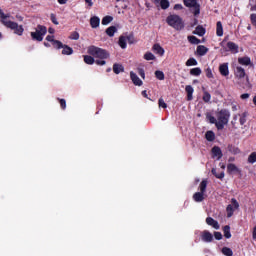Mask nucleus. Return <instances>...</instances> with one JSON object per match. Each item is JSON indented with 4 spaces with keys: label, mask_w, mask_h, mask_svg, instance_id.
Segmentation results:
<instances>
[{
    "label": "nucleus",
    "mask_w": 256,
    "mask_h": 256,
    "mask_svg": "<svg viewBox=\"0 0 256 256\" xmlns=\"http://www.w3.org/2000/svg\"><path fill=\"white\" fill-rule=\"evenodd\" d=\"M9 18H11V15L0 12L1 25H4V27L11 29V31H14L15 35L22 36L23 26L18 25V23L16 22L7 20Z\"/></svg>",
    "instance_id": "obj_1"
},
{
    "label": "nucleus",
    "mask_w": 256,
    "mask_h": 256,
    "mask_svg": "<svg viewBox=\"0 0 256 256\" xmlns=\"http://www.w3.org/2000/svg\"><path fill=\"white\" fill-rule=\"evenodd\" d=\"M86 53H88L92 58L100 60H107L108 58H110V54L107 50H103L102 48L93 45L89 46V48L86 49Z\"/></svg>",
    "instance_id": "obj_2"
},
{
    "label": "nucleus",
    "mask_w": 256,
    "mask_h": 256,
    "mask_svg": "<svg viewBox=\"0 0 256 256\" xmlns=\"http://www.w3.org/2000/svg\"><path fill=\"white\" fill-rule=\"evenodd\" d=\"M215 119L217 122V131H222L225 126L229 123V111L227 109H222L215 114Z\"/></svg>",
    "instance_id": "obj_3"
},
{
    "label": "nucleus",
    "mask_w": 256,
    "mask_h": 256,
    "mask_svg": "<svg viewBox=\"0 0 256 256\" xmlns=\"http://www.w3.org/2000/svg\"><path fill=\"white\" fill-rule=\"evenodd\" d=\"M166 25H169V27L174 28L176 31L183 30V19H181V16H178L176 14L166 16Z\"/></svg>",
    "instance_id": "obj_4"
},
{
    "label": "nucleus",
    "mask_w": 256,
    "mask_h": 256,
    "mask_svg": "<svg viewBox=\"0 0 256 256\" xmlns=\"http://www.w3.org/2000/svg\"><path fill=\"white\" fill-rule=\"evenodd\" d=\"M207 188V180L203 179L200 181V184L198 185V190L200 192L193 193V201H196V203L203 202L205 200V190Z\"/></svg>",
    "instance_id": "obj_5"
},
{
    "label": "nucleus",
    "mask_w": 256,
    "mask_h": 256,
    "mask_svg": "<svg viewBox=\"0 0 256 256\" xmlns=\"http://www.w3.org/2000/svg\"><path fill=\"white\" fill-rule=\"evenodd\" d=\"M184 6L192 9L193 16L198 17L200 15V4H198V0H184Z\"/></svg>",
    "instance_id": "obj_6"
},
{
    "label": "nucleus",
    "mask_w": 256,
    "mask_h": 256,
    "mask_svg": "<svg viewBox=\"0 0 256 256\" xmlns=\"http://www.w3.org/2000/svg\"><path fill=\"white\" fill-rule=\"evenodd\" d=\"M45 34V26L38 25V27L35 28V32H31V38L33 41L43 42V37Z\"/></svg>",
    "instance_id": "obj_7"
},
{
    "label": "nucleus",
    "mask_w": 256,
    "mask_h": 256,
    "mask_svg": "<svg viewBox=\"0 0 256 256\" xmlns=\"http://www.w3.org/2000/svg\"><path fill=\"white\" fill-rule=\"evenodd\" d=\"M230 205H227L226 212H227V218L232 217L234 215V210L239 209V202H237V199L232 198L230 200Z\"/></svg>",
    "instance_id": "obj_8"
},
{
    "label": "nucleus",
    "mask_w": 256,
    "mask_h": 256,
    "mask_svg": "<svg viewBox=\"0 0 256 256\" xmlns=\"http://www.w3.org/2000/svg\"><path fill=\"white\" fill-rule=\"evenodd\" d=\"M52 48L55 49H62V55L64 56H69L72 55V53H74V50H72V47H69L67 45L62 44V47H57V45H52Z\"/></svg>",
    "instance_id": "obj_9"
},
{
    "label": "nucleus",
    "mask_w": 256,
    "mask_h": 256,
    "mask_svg": "<svg viewBox=\"0 0 256 256\" xmlns=\"http://www.w3.org/2000/svg\"><path fill=\"white\" fill-rule=\"evenodd\" d=\"M213 239H215V237H212V234L207 230L200 233V240H202L205 243H211Z\"/></svg>",
    "instance_id": "obj_10"
},
{
    "label": "nucleus",
    "mask_w": 256,
    "mask_h": 256,
    "mask_svg": "<svg viewBox=\"0 0 256 256\" xmlns=\"http://www.w3.org/2000/svg\"><path fill=\"white\" fill-rule=\"evenodd\" d=\"M205 224L213 227V229L218 230L220 229V224L217 223L215 219H212L211 217L205 218Z\"/></svg>",
    "instance_id": "obj_11"
},
{
    "label": "nucleus",
    "mask_w": 256,
    "mask_h": 256,
    "mask_svg": "<svg viewBox=\"0 0 256 256\" xmlns=\"http://www.w3.org/2000/svg\"><path fill=\"white\" fill-rule=\"evenodd\" d=\"M130 80L132 81V84H134L135 86H142V80H140V77H137L135 72H130Z\"/></svg>",
    "instance_id": "obj_12"
},
{
    "label": "nucleus",
    "mask_w": 256,
    "mask_h": 256,
    "mask_svg": "<svg viewBox=\"0 0 256 256\" xmlns=\"http://www.w3.org/2000/svg\"><path fill=\"white\" fill-rule=\"evenodd\" d=\"M227 51L232 52V54L239 53V46L234 42H227Z\"/></svg>",
    "instance_id": "obj_13"
},
{
    "label": "nucleus",
    "mask_w": 256,
    "mask_h": 256,
    "mask_svg": "<svg viewBox=\"0 0 256 256\" xmlns=\"http://www.w3.org/2000/svg\"><path fill=\"white\" fill-rule=\"evenodd\" d=\"M45 41H48L50 42L52 45H56L57 48H60L62 47V42L58 41V40H55V36H52V35H48L45 37Z\"/></svg>",
    "instance_id": "obj_14"
},
{
    "label": "nucleus",
    "mask_w": 256,
    "mask_h": 256,
    "mask_svg": "<svg viewBox=\"0 0 256 256\" xmlns=\"http://www.w3.org/2000/svg\"><path fill=\"white\" fill-rule=\"evenodd\" d=\"M154 5H159L162 10L169 9V0H154Z\"/></svg>",
    "instance_id": "obj_15"
},
{
    "label": "nucleus",
    "mask_w": 256,
    "mask_h": 256,
    "mask_svg": "<svg viewBox=\"0 0 256 256\" xmlns=\"http://www.w3.org/2000/svg\"><path fill=\"white\" fill-rule=\"evenodd\" d=\"M245 76H246V73L244 72V68L237 66V68L234 69V77H237V79H242Z\"/></svg>",
    "instance_id": "obj_16"
},
{
    "label": "nucleus",
    "mask_w": 256,
    "mask_h": 256,
    "mask_svg": "<svg viewBox=\"0 0 256 256\" xmlns=\"http://www.w3.org/2000/svg\"><path fill=\"white\" fill-rule=\"evenodd\" d=\"M211 153H213V158H217V160L222 159V150L220 149V147H213V149H211Z\"/></svg>",
    "instance_id": "obj_17"
},
{
    "label": "nucleus",
    "mask_w": 256,
    "mask_h": 256,
    "mask_svg": "<svg viewBox=\"0 0 256 256\" xmlns=\"http://www.w3.org/2000/svg\"><path fill=\"white\" fill-rule=\"evenodd\" d=\"M152 52H154V54H157L159 56H164V48H161L159 44H154L152 46Z\"/></svg>",
    "instance_id": "obj_18"
},
{
    "label": "nucleus",
    "mask_w": 256,
    "mask_h": 256,
    "mask_svg": "<svg viewBox=\"0 0 256 256\" xmlns=\"http://www.w3.org/2000/svg\"><path fill=\"white\" fill-rule=\"evenodd\" d=\"M89 25H91V28H98V25H101V21H99L97 16H92L91 19H89Z\"/></svg>",
    "instance_id": "obj_19"
},
{
    "label": "nucleus",
    "mask_w": 256,
    "mask_h": 256,
    "mask_svg": "<svg viewBox=\"0 0 256 256\" xmlns=\"http://www.w3.org/2000/svg\"><path fill=\"white\" fill-rule=\"evenodd\" d=\"M219 71L222 77H227L229 75V69H228L227 63L220 64Z\"/></svg>",
    "instance_id": "obj_20"
},
{
    "label": "nucleus",
    "mask_w": 256,
    "mask_h": 256,
    "mask_svg": "<svg viewBox=\"0 0 256 256\" xmlns=\"http://www.w3.org/2000/svg\"><path fill=\"white\" fill-rule=\"evenodd\" d=\"M237 62L239 63V65H244V66L251 65V59L247 56L238 58Z\"/></svg>",
    "instance_id": "obj_21"
},
{
    "label": "nucleus",
    "mask_w": 256,
    "mask_h": 256,
    "mask_svg": "<svg viewBox=\"0 0 256 256\" xmlns=\"http://www.w3.org/2000/svg\"><path fill=\"white\" fill-rule=\"evenodd\" d=\"M196 54L200 57L205 56V54H207V47L198 45V47H196Z\"/></svg>",
    "instance_id": "obj_22"
},
{
    "label": "nucleus",
    "mask_w": 256,
    "mask_h": 256,
    "mask_svg": "<svg viewBox=\"0 0 256 256\" xmlns=\"http://www.w3.org/2000/svg\"><path fill=\"white\" fill-rule=\"evenodd\" d=\"M186 100L187 101L193 100V86L191 85L186 86Z\"/></svg>",
    "instance_id": "obj_23"
},
{
    "label": "nucleus",
    "mask_w": 256,
    "mask_h": 256,
    "mask_svg": "<svg viewBox=\"0 0 256 256\" xmlns=\"http://www.w3.org/2000/svg\"><path fill=\"white\" fill-rule=\"evenodd\" d=\"M123 72H125V68L123 67V65L117 64V63L113 64V73L114 74L118 75Z\"/></svg>",
    "instance_id": "obj_24"
},
{
    "label": "nucleus",
    "mask_w": 256,
    "mask_h": 256,
    "mask_svg": "<svg viewBox=\"0 0 256 256\" xmlns=\"http://www.w3.org/2000/svg\"><path fill=\"white\" fill-rule=\"evenodd\" d=\"M193 35H198V37H203L205 35V28H203V26H197L196 30H193Z\"/></svg>",
    "instance_id": "obj_25"
},
{
    "label": "nucleus",
    "mask_w": 256,
    "mask_h": 256,
    "mask_svg": "<svg viewBox=\"0 0 256 256\" xmlns=\"http://www.w3.org/2000/svg\"><path fill=\"white\" fill-rule=\"evenodd\" d=\"M210 173L213 174V176H215V178L222 180L225 178V172H220L217 173V169L213 168L210 170Z\"/></svg>",
    "instance_id": "obj_26"
},
{
    "label": "nucleus",
    "mask_w": 256,
    "mask_h": 256,
    "mask_svg": "<svg viewBox=\"0 0 256 256\" xmlns=\"http://www.w3.org/2000/svg\"><path fill=\"white\" fill-rule=\"evenodd\" d=\"M127 44H130V43H128L125 40V36H120L118 38V46L120 47V49H125L127 47Z\"/></svg>",
    "instance_id": "obj_27"
},
{
    "label": "nucleus",
    "mask_w": 256,
    "mask_h": 256,
    "mask_svg": "<svg viewBox=\"0 0 256 256\" xmlns=\"http://www.w3.org/2000/svg\"><path fill=\"white\" fill-rule=\"evenodd\" d=\"M227 174L237 173L239 172V168H237L234 164H227Z\"/></svg>",
    "instance_id": "obj_28"
},
{
    "label": "nucleus",
    "mask_w": 256,
    "mask_h": 256,
    "mask_svg": "<svg viewBox=\"0 0 256 256\" xmlns=\"http://www.w3.org/2000/svg\"><path fill=\"white\" fill-rule=\"evenodd\" d=\"M205 140L208 142L215 141V133L212 131L205 132Z\"/></svg>",
    "instance_id": "obj_29"
},
{
    "label": "nucleus",
    "mask_w": 256,
    "mask_h": 256,
    "mask_svg": "<svg viewBox=\"0 0 256 256\" xmlns=\"http://www.w3.org/2000/svg\"><path fill=\"white\" fill-rule=\"evenodd\" d=\"M94 58H96V57L84 55V63L86 65H93L94 62L98 61V60H95Z\"/></svg>",
    "instance_id": "obj_30"
},
{
    "label": "nucleus",
    "mask_w": 256,
    "mask_h": 256,
    "mask_svg": "<svg viewBox=\"0 0 256 256\" xmlns=\"http://www.w3.org/2000/svg\"><path fill=\"white\" fill-rule=\"evenodd\" d=\"M215 35L217 37H222V22L220 21H217L216 23Z\"/></svg>",
    "instance_id": "obj_31"
},
{
    "label": "nucleus",
    "mask_w": 256,
    "mask_h": 256,
    "mask_svg": "<svg viewBox=\"0 0 256 256\" xmlns=\"http://www.w3.org/2000/svg\"><path fill=\"white\" fill-rule=\"evenodd\" d=\"M222 235L225 236V239L232 238V234L229 233V225H225V227H222Z\"/></svg>",
    "instance_id": "obj_32"
},
{
    "label": "nucleus",
    "mask_w": 256,
    "mask_h": 256,
    "mask_svg": "<svg viewBox=\"0 0 256 256\" xmlns=\"http://www.w3.org/2000/svg\"><path fill=\"white\" fill-rule=\"evenodd\" d=\"M117 31H118V29L115 28V26L108 27V28H106V35H108V37H113V35Z\"/></svg>",
    "instance_id": "obj_33"
},
{
    "label": "nucleus",
    "mask_w": 256,
    "mask_h": 256,
    "mask_svg": "<svg viewBox=\"0 0 256 256\" xmlns=\"http://www.w3.org/2000/svg\"><path fill=\"white\" fill-rule=\"evenodd\" d=\"M113 21V16H103V19H100L101 25H108Z\"/></svg>",
    "instance_id": "obj_34"
},
{
    "label": "nucleus",
    "mask_w": 256,
    "mask_h": 256,
    "mask_svg": "<svg viewBox=\"0 0 256 256\" xmlns=\"http://www.w3.org/2000/svg\"><path fill=\"white\" fill-rule=\"evenodd\" d=\"M188 43H191V45H199L200 39L196 38L195 36H188Z\"/></svg>",
    "instance_id": "obj_35"
},
{
    "label": "nucleus",
    "mask_w": 256,
    "mask_h": 256,
    "mask_svg": "<svg viewBox=\"0 0 256 256\" xmlns=\"http://www.w3.org/2000/svg\"><path fill=\"white\" fill-rule=\"evenodd\" d=\"M205 119H208V122H209L210 124H214V125H215V128H217V122H218V120L215 119V117H213L212 115L208 114V115L205 116Z\"/></svg>",
    "instance_id": "obj_36"
},
{
    "label": "nucleus",
    "mask_w": 256,
    "mask_h": 256,
    "mask_svg": "<svg viewBox=\"0 0 256 256\" xmlns=\"http://www.w3.org/2000/svg\"><path fill=\"white\" fill-rule=\"evenodd\" d=\"M154 78H157L159 81H164V72H161L159 70L154 71Z\"/></svg>",
    "instance_id": "obj_37"
},
{
    "label": "nucleus",
    "mask_w": 256,
    "mask_h": 256,
    "mask_svg": "<svg viewBox=\"0 0 256 256\" xmlns=\"http://www.w3.org/2000/svg\"><path fill=\"white\" fill-rule=\"evenodd\" d=\"M222 255H225V256H232L233 253H232V249L228 248V247H222Z\"/></svg>",
    "instance_id": "obj_38"
},
{
    "label": "nucleus",
    "mask_w": 256,
    "mask_h": 256,
    "mask_svg": "<svg viewBox=\"0 0 256 256\" xmlns=\"http://www.w3.org/2000/svg\"><path fill=\"white\" fill-rule=\"evenodd\" d=\"M143 59H145V61H154L155 57L154 54H152V52H147L145 53V56H143Z\"/></svg>",
    "instance_id": "obj_39"
},
{
    "label": "nucleus",
    "mask_w": 256,
    "mask_h": 256,
    "mask_svg": "<svg viewBox=\"0 0 256 256\" xmlns=\"http://www.w3.org/2000/svg\"><path fill=\"white\" fill-rule=\"evenodd\" d=\"M196 65H198V61H196L195 58H188V60L186 61V66L188 67Z\"/></svg>",
    "instance_id": "obj_40"
},
{
    "label": "nucleus",
    "mask_w": 256,
    "mask_h": 256,
    "mask_svg": "<svg viewBox=\"0 0 256 256\" xmlns=\"http://www.w3.org/2000/svg\"><path fill=\"white\" fill-rule=\"evenodd\" d=\"M247 161L251 164L256 163V152H251V154H249V158L247 159Z\"/></svg>",
    "instance_id": "obj_41"
},
{
    "label": "nucleus",
    "mask_w": 256,
    "mask_h": 256,
    "mask_svg": "<svg viewBox=\"0 0 256 256\" xmlns=\"http://www.w3.org/2000/svg\"><path fill=\"white\" fill-rule=\"evenodd\" d=\"M57 102L60 103V108L62 110L67 109V101L62 98H57Z\"/></svg>",
    "instance_id": "obj_42"
},
{
    "label": "nucleus",
    "mask_w": 256,
    "mask_h": 256,
    "mask_svg": "<svg viewBox=\"0 0 256 256\" xmlns=\"http://www.w3.org/2000/svg\"><path fill=\"white\" fill-rule=\"evenodd\" d=\"M200 73H201L200 68H192L190 72L191 76H194V77L200 76Z\"/></svg>",
    "instance_id": "obj_43"
},
{
    "label": "nucleus",
    "mask_w": 256,
    "mask_h": 256,
    "mask_svg": "<svg viewBox=\"0 0 256 256\" xmlns=\"http://www.w3.org/2000/svg\"><path fill=\"white\" fill-rule=\"evenodd\" d=\"M246 123V112L242 113V115H239V125L244 126Z\"/></svg>",
    "instance_id": "obj_44"
},
{
    "label": "nucleus",
    "mask_w": 256,
    "mask_h": 256,
    "mask_svg": "<svg viewBox=\"0 0 256 256\" xmlns=\"http://www.w3.org/2000/svg\"><path fill=\"white\" fill-rule=\"evenodd\" d=\"M249 21L251 22V26H254V28H256V14L249 15Z\"/></svg>",
    "instance_id": "obj_45"
},
{
    "label": "nucleus",
    "mask_w": 256,
    "mask_h": 256,
    "mask_svg": "<svg viewBox=\"0 0 256 256\" xmlns=\"http://www.w3.org/2000/svg\"><path fill=\"white\" fill-rule=\"evenodd\" d=\"M211 235H213V238H215V240H217V241H220V240H222V237H225V235H223V234L220 233V232H214V233L211 234Z\"/></svg>",
    "instance_id": "obj_46"
},
{
    "label": "nucleus",
    "mask_w": 256,
    "mask_h": 256,
    "mask_svg": "<svg viewBox=\"0 0 256 256\" xmlns=\"http://www.w3.org/2000/svg\"><path fill=\"white\" fill-rule=\"evenodd\" d=\"M203 102L204 103H210V93L209 92H203Z\"/></svg>",
    "instance_id": "obj_47"
},
{
    "label": "nucleus",
    "mask_w": 256,
    "mask_h": 256,
    "mask_svg": "<svg viewBox=\"0 0 256 256\" xmlns=\"http://www.w3.org/2000/svg\"><path fill=\"white\" fill-rule=\"evenodd\" d=\"M69 39L77 41L79 40V33L78 32H72L71 35H69Z\"/></svg>",
    "instance_id": "obj_48"
},
{
    "label": "nucleus",
    "mask_w": 256,
    "mask_h": 256,
    "mask_svg": "<svg viewBox=\"0 0 256 256\" xmlns=\"http://www.w3.org/2000/svg\"><path fill=\"white\" fill-rule=\"evenodd\" d=\"M50 21L54 25H59V22H57V17L55 16V14H50Z\"/></svg>",
    "instance_id": "obj_49"
},
{
    "label": "nucleus",
    "mask_w": 256,
    "mask_h": 256,
    "mask_svg": "<svg viewBox=\"0 0 256 256\" xmlns=\"http://www.w3.org/2000/svg\"><path fill=\"white\" fill-rule=\"evenodd\" d=\"M205 77L208 79H212V70L210 68L205 69Z\"/></svg>",
    "instance_id": "obj_50"
},
{
    "label": "nucleus",
    "mask_w": 256,
    "mask_h": 256,
    "mask_svg": "<svg viewBox=\"0 0 256 256\" xmlns=\"http://www.w3.org/2000/svg\"><path fill=\"white\" fill-rule=\"evenodd\" d=\"M158 105L159 108L166 109V103L164 102V99L159 98Z\"/></svg>",
    "instance_id": "obj_51"
},
{
    "label": "nucleus",
    "mask_w": 256,
    "mask_h": 256,
    "mask_svg": "<svg viewBox=\"0 0 256 256\" xmlns=\"http://www.w3.org/2000/svg\"><path fill=\"white\" fill-rule=\"evenodd\" d=\"M125 41L132 44L135 41V38L132 35L125 36Z\"/></svg>",
    "instance_id": "obj_52"
},
{
    "label": "nucleus",
    "mask_w": 256,
    "mask_h": 256,
    "mask_svg": "<svg viewBox=\"0 0 256 256\" xmlns=\"http://www.w3.org/2000/svg\"><path fill=\"white\" fill-rule=\"evenodd\" d=\"M140 75V78L144 79V70L142 68H137V74Z\"/></svg>",
    "instance_id": "obj_53"
},
{
    "label": "nucleus",
    "mask_w": 256,
    "mask_h": 256,
    "mask_svg": "<svg viewBox=\"0 0 256 256\" xmlns=\"http://www.w3.org/2000/svg\"><path fill=\"white\" fill-rule=\"evenodd\" d=\"M94 64L98 65V66H103L106 65V61L103 60H96V62H94Z\"/></svg>",
    "instance_id": "obj_54"
},
{
    "label": "nucleus",
    "mask_w": 256,
    "mask_h": 256,
    "mask_svg": "<svg viewBox=\"0 0 256 256\" xmlns=\"http://www.w3.org/2000/svg\"><path fill=\"white\" fill-rule=\"evenodd\" d=\"M48 33H50V34H55V29L46 28V27H45V34H48Z\"/></svg>",
    "instance_id": "obj_55"
},
{
    "label": "nucleus",
    "mask_w": 256,
    "mask_h": 256,
    "mask_svg": "<svg viewBox=\"0 0 256 256\" xmlns=\"http://www.w3.org/2000/svg\"><path fill=\"white\" fill-rule=\"evenodd\" d=\"M251 239L256 240V226L254 227L253 231H251Z\"/></svg>",
    "instance_id": "obj_56"
},
{
    "label": "nucleus",
    "mask_w": 256,
    "mask_h": 256,
    "mask_svg": "<svg viewBox=\"0 0 256 256\" xmlns=\"http://www.w3.org/2000/svg\"><path fill=\"white\" fill-rule=\"evenodd\" d=\"M239 98L242 99V100L249 99V94L244 93V94L240 95Z\"/></svg>",
    "instance_id": "obj_57"
},
{
    "label": "nucleus",
    "mask_w": 256,
    "mask_h": 256,
    "mask_svg": "<svg viewBox=\"0 0 256 256\" xmlns=\"http://www.w3.org/2000/svg\"><path fill=\"white\" fill-rule=\"evenodd\" d=\"M182 9H183V6L181 4L174 5V10L179 11V10H182Z\"/></svg>",
    "instance_id": "obj_58"
},
{
    "label": "nucleus",
    "mask_w": 256,
    "mask_h": 256,
    "mask_svg": "<svg viewBox=\"0 0 256 256\" xmlns=\"http://www.w3.org/2000/svg\"><path fill=\"white\" fill-rule=\"evenodd\" d=\"M84 3H86L89 8L93 7V2L91 0H84Z\"/></svg>",
    "instance_id": "obj_59"
},
{
    "label": "nucleus",
    "mask_w": 256,
    "mask_h": 256,
    "mask_svg": "<svg viewBox=\"0 0 256 256\" xmlns=\"http://www.w3.org/2000/svg\"><path fill=\"white\" fill-rule=\"evenodd\" d=\"M57 4L65 5L67 4V0H57Z\"/></svg>",
    "instance_id": "obj_60"
},
{
    "label": "nucleus",
    "mask_w": 256,
    "mask_h": 256,
    "mask_svg": "<svg viewBox=\"0 0 256 256\" xmlns=\"http://www.w3.org/2000/svg\"><path fill=\"white\" fill-rule=\"evenodd\" d=\"M142 97L145 98V99H149L147 97V90L142 91Z\"/></svg>",
    "instance_id": "obj_61"
},
{
    "label": "nucleus",
    "mask_w": 256,
    "mask_h": 256,
    "mask_svg": "<svg viewBox=\"0 0 256 256\" xmlns=\"http://www.w3.org/2000/svg\"><path fill=\"white\" fill-rule=\"evenodd\" d=\"M16 20H18V21H23V16H21V15H16Z\"/></svg>",
    "instance_id": "obj_62"
},
{
    "label": "nucleus",
    "mask_w": 256,
    "mask_h": 256,
    "mask_svg": "<svg viewBox=\"0 0 256 256\" xmlns=\"http://www.w3.org/2000/svg\"><path fill=\"white\" fill-rule=\"evenodd\" d=\"M253 103H254V106H256V96H254Z\"/></svg>",
    "instance_id": "obj_63"
},
{
    "label": "nucleus",
    "mask_w": 256,
    "mask_h": 256,
    "mask_svg": "<svg viewBox=\"0 0 256 256\" xmlns=\"http://www.w3.org/2000/svg\"><path fill=\"white\" fill-rule=\"evenodd\" d=\"M45 47H50V44L44 43Z\"/></svg>",
    "instance_id": "obj_64"
}]
</instances>
